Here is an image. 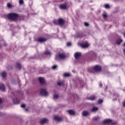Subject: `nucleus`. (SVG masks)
Segmentation results:
<instances>
[{"label": "nucleus", "instance_id": "nucleus-1", "mask_svg": "<svg viewBox=\"0 0 125 125\" xmlns=\"http://www.w3.org/2000/svg\"><path fill=\"white\" fill-rule=\"evenodd\" d=\"M7 17L11 21H16L18 19V15L16 13H11L8 14Z\"/></svg>", "mask_w": 125, "mask_h": 125}, {"label": "nucleus", "instance_id": "nucleus-2", "mask_svg": "<svg viewBox=\"0 0 125 125\" xmlns=\"http://www.w3.org/2000/svg\"><path fill=\"white\" fill-rule=\"evenodd\" d=\"M57 22H58V23H57ZM64 23H65V21H64V20L62 19H59L58 21H54V24H55V25H57V24H58L59 25H63Z\"/></svg>", "mask_w": 125, "mask_h": 125}, {"label": "nucleus", "instance_id": "nucleus-3", "mask_svg": "<svg viewBox=\"0 0 125 125\" xmlns=\"http://www.w3.org/2000/svg\"><path fill=\"white\" fill-rule=\"evenodd\" d=\"M40 93L41 95H43L44 96H47V95H48V93H47V91H46V90L44 89H41L40 90Z\"/></svg>", "mask_w": 125, "mask_h": 125}, {"label": "nucleus", "instance_id": "nucleus-4", "mask_svg": "<svg viewBox=\"0 0 125 125\" xmlns=\"http://www.w3.org/2000/svg\"><path fill=\"white\" fill-rule=\"evenodd\" d=\"M93 69L94 71H96V72H99V71H101V66L99 65H95L93 66Z\"/></svg>", "mask_w": 125, "mask_h": 125}, {"label": "nucleus", "instance_id": "nucleus-5", "mask_svg": "<svg viewBox=\"0 0 125 125\" xmlns=\"http://www.w3.org/2000/svg\"><path fill=\"white\" fill-rule=\"evenodd\" d=\"M89 46V44L87 42H85L81 44L80 46L83 48H86V47H88Z\"/></svg>", "mask_w": 125, "mask_h": 125}, {"label": "nucleus", "instance_id": "nucleus-6", "mask_svg": "<svg viewBox=\"0 0 125 125\" xmlns=\"http://www.w3.org/2000/svg\"><path fill=\"white\" fill-rule=\"evenodd\" d=\"M58 56L60 59H65L66 58V55L65 53H60Z\"/></svg>", "mask_w": 125, "mask_h": 125}, {"label": "nucleus", "instance_id": "nucleus-7", "mask_svg": "<svg viewBox=\"0 0 125 125\" xmlns=\"http://www.w3.org/2000/svg\"><path fill=\"white\" fill-rule=\"evenodd\" d=\"M48 122V119L44 118L41 120L40 124L41 125H43L44 124H47Z\"/></svg>", "mask_w": 125, "mask_h": 125}, {"label": "nucleus", "instance_id": "nucleus-8", "mask_svg": "<svg viewBox=\"0 0 125 125\" xmlns=\"http://www.w3.org/2000/svg\"><path fill=\"white\" fill-rule=\"evenodd\" d=\"M53 119L54 120H55V121H56L57 122H60V121L62 120L61 117H59L58 116H54L53 117Z\"/></svg>", "mask_w": 125, "mask_h": 125}, {"label": "nucleus", "instance_id": "nucleus-9", "mask_svg": "<svg viewBox=\"0 0 125 125\" xmlns=\"http://www.w3.org/2000/svg\"><path fill=\"white\" fill-rule=\"evenodd\" d=\"M60 8H61V9H67V3L60 5Z\"/></svg>", "mask_w": 125, "mask_h": 125}, {"label": "nucleus", "instance_id": "nucleus-10", "mask_svg": "<svg viewBox=\"0 0 125 125\" xmlns=\"http://www.w3.org/2000/svg\"><path fill=\"white\" fill-rule=\"evenodd\" d=\"M38 80L41 84H43V83H45V81H44V78H43L40 77L38 79Z\"/></svg>", "mask_w": 125, "mask_h": 125}, {"label": "nucleus", "instance_id": "nucleus-11", "mask_svg": "<svg viewBox=\"0 0 125 125\" xmlns=\"http://www.w3.org/2000/svg\"><path fill=\"white\" fill-rule=\"evenodd\" d=\"M110 123H112V120L110 119H106L103 121V123L105 125L106 124H110Z\"/></svg>", "mask_w": 125, "mask_h": 125}, {"label": "nucleus", "instance_id": "nucleus-12", "mask_svg": "<svg viewBox=\"0 0 125 125\" xmlns=\"http://www.w3.org/2000/svg\"><path fill=\"white\" fill-rule=\"evenodd\" d=\"M81 55H82L81 53L76 52L74 54V56H75V59H78V58H79L81 56Z\"/></svg>", "mask_w": 125, "mask_h": 125}, {"label": "nucleus", "instance_id": "nucleus-13", "mask_svg": "<svg viewBox=\"0 0 125 125\" xmlns=\"http://www.w3.org/2000/svg\"><path fill=\"white\" fill-rule=\"evenodd\" d=\"M38 42H45L46 41V39L43 38H40L37 40Z\"/></svg>", "mask_w": 125, "mask_h": 125}, {"label": "nucleus", "instance_id": "nucleus-14", "mask_svg": "<svg viewBox=\"0 0 125 125\" xmlns=\"http://www.w3.org/2000/svg\"><path fill=\"white\" fill-rule=\"evenodd\" d=\"M67 113L71 116H74L75 115V111L74 110H69L67 111Z\"/></svg>", "mask_w": 125, "mask_h": 125}, {"label": "nucleus", "instance_id": "nucleus-15", "mask_svg": "<svg viewBox=\"0 0 125 125\" xmlns=\"http://www.w3.org/2000/svg\"><path fill=\"white\" fill-rule=\"evenodd\" d=\"M0 89L2 90V91H4L5 88H4V85H3V84H0Z\"/></svg>", "mask_w": 125, "mask_h": 125}, {"label": "nucleus", "instance_id": "nucleus-16", "mask_svg": "<svg viewBox=\"0 0 125 125\" xmlns=\"http://www.w3.org/2000/svg\"><path fill=\"white\" fill-rule=\"evenodd\" d=\"M98 110V107L93 106L91 109V112H96Z\"/></svg>", "mask_w": 125, "mask_h": 125}, {"label": "nucleus", "instance_id": "nucleus-17", "mask_svg": "<svg viewBox=\"0 0 125 125\" xmlns=\"http://www.w3.org/2000/svg\"><path fill=\"white\" fill-rule=\"evenodd\" d=\"M51 55V53L49 51H46L44 52V55H47V56H50Z\"/></svg>", "mask_w": 125, "mask_h": 125}, {"label": "nucleus", "instance_id": "nucleus-18", "mask_svg": "<svg viewBox=\"0 0 125 125\" xmlns=\"http://www.w3.org/2000/svg\"><path fill=\"white\" fill-rule=\"evenodd\" d=\"M1 77H2V78L3 79L5 78V77H6V73L4 71L2 72L1 73Z\"/></svg>", "mask_w": 125, "mask_h": 125}, {"label": "nucleus", "instance_id": "nucleus-19", "mask_svg": "<svg viewBox=\"0 0 125 125\" xmlns=\"http://www.w3.org/2000/svg\"><path fill=\"white\" fill-rule=\"evenodd\" d=\"M88 114V113L86 111H83L82 113V115L84 117H86V116H87Z\"/></svg>", "mask_w": 125, "mask_h": 125}, {"label": "nucleus", "instance_id": "nucleus-20", "mask_svg": "<svg viewBox=\"0 0 125 125\" xmlns=\"http://www.w3.org/2000/svg\"><path fill=\"white\" fill-rule=\"evenodd\" d=\"M13 102L15 104H17L19 103V101H18V99H14Z\"/></svg>", "mask_w": 125, "mask_h": 125}, {"label": "nucleus", "instance_id": "nucleus-21", "mask_svg": "<svg viewBox=\"0 0 125 125\" xmlns=\"http://www.w3.org/2000/svg\"><path fill=\"white\" fill-rule=\"evenodd\" d=\"M122 42H123L122 39H118L116 41V43L117 44H120Z\"/></svg>", "mask_w": 125, "mask_h": 125}, {"label": "nucleus", "instance_id": "nucleus-22", "mask_svg": "<svg viewBox=\"0 0 125 125\" xmlns=\"http://www.w3.org/2000/svg\"><path fill=\"white\" fill-rule=\"evenodd\" d=\"M16 67H17V68H18V69H21V65L20 63H16Z\"/></svg>", "mask_w": 125, "mask_h": 125}, {"label": "nucleus", "instance_id": "nucleus-23", "mask_svg": "<svg viewBox=\"0 0 125 125\" xmlns=\"http://www.w3.org/2000/svg\"><path fill=\"white\" fill-rule=\"evenodd\" d=\"M103 18H104V19L107 18V13L104 12L103 14Z\"/></svg>", "mask_w": 125, "mask_h": 125}, {"label": "nucleus", "instance_id": "nucleus-24", "mask_svg": "<svg viewBox=\"0 0 125 125\" xmlns=\"http://www.w3.org/2000/svg\"><path fill=\"white\" fill-rule=\"evenodd\" d=\"M88 99L89 100H94V99H95V96H92L91 97H89Z\"/></svg>", "mask_w": 125, "mask_h": 125}, {"label": "nucleus", "instance_id": "nucleus-25", "mask_svg": "<svg viewBox=\"0 0 125 125\" xmlns=\"http://www.w3.org/2000/svg\"><path fill=\"white\" fill-rule=\"evenodd\" d=\"M63 77H70V74H69L68 73H64L63 74Z\"/></svg>", "mask_w": 125, "mask_h": 125}, {"label": "nucleus", "instance_id": "nucleus-26", "mask_svg": "<svg viewBox=\"0 0 125 125\" xmlns=\"http://www.w3.org/2000/svg\"><path fill=\"white\" fill-rule=\"evenodd\" d=\"M99 117L98 116H96L93 118V121H97V120H99Z\"/></svg>", "mask_w": 125, "mask_h": 125}, {"label": "nucleus", "instance_id": "nucleus-27", "mask_svg": "<svg viewBox=\"0 0 125 125\" xmlns=\"http://www.w3.org/2000/svg\"><path fill=\"white\" fill-rule=\"evenodd\" d=\"M104 7H105V8H110V6L108 4H105Z\"/></svg>", "mask_w": 125, "mask_h": 125}, {"label": "nucleus", "instance_id": "nucleus-28", "mask_svg": "<svg viewBox=\"0 0 125 125\" xmlns=\"http://www.w3.org/2000/svg\"><path fill=\"white\" fill-rule=\"evenodd\" d=\"M63 84V82L60 81L58 83V85H62Z\"/></svg>", "mask_w": 125, "mask_h": 125}, {"label": "nucleus", "instance_id": "nucleus-29", "mask_svg": "<svg viewBox=\"0 0 125 125\" xmlns=\"http://www.w3.org/2000/svg\"><path fill=\"white\" fill-rule=\"evenodd\" d=\"M56 68H57V65H54L52 66V69L53 70H55V69H56Z\"/></svg>", "mask_w": 125, "mask_h": 125}, {"label": "nucleus", "instance_id": "nucleus-30", "mask_svg": "<svg viewBox=\"0 0 125 125\" xmlns=\"http://www.w3.org/2000/svg\"><path fill=\"white\" fill-rule=\"evenodd\" d=\"M54 99H56L57 98H58V94H54Z\"/></svg>", "mask_w": 125, "mask_h": 125}, {"label": "nucleus", "instance_id": "nucleus-31", "mask_svg": "<svg viewBox=\"0 0 125 125\" xmlns=\"http://www.w3.org/2000/svg\"><path fill=\"white\" fill-rule=\"evenodd\" d=\"M102 102H103V100H99L98 101V103H99V104H101V103H102Z\"/></svg>", "mask_w": 125, "mask_h": 125}, {"label": "nucleus", "instance_id": "nucleus-32", "mask_svg": "<svg viewBox=\"0 0 125 125\" xmlns=\"http://www.w3.org/2000/svg\"><path fill=\"white\" fill-rule=\"evenodd\" d=\"M23 0H19V3L20 4H23Z\"/></svg>", "mask_w": 125, "mask_h": 125}, {"label": "nucleus", "instance_id": "nucleus-33", "mask_svg": "<svg viewBox=\"0 0 125 125\" xmlns=\"http://www.w3.org/2000/svg\"><path fill=\"white\" fill-rule=\"evenodd\" d=\"M7 7H9V8H10V7H11V5L10 3H8L7 4Z\"/></svg>", "mask_w": 125, "mask_h": 125}, {"label": "nucleus", "instance_id": "nucleus-34", "mask_svg": "<svg viewBox=\"0 0 125 125\" xmlns=\"http://www.w3.org/2000/svg\"><path fill=\"white\" fill-rule=\"evenodd\" d=\"M71 44V42H68L67 43V46H70Z\"/></svg>", "mask_w": 125, "mask_h": 125}, {"label": "nucleus", "instance_id": "nucleus-35", "mask_svg": "<svg viewBox=\"0 0 125 125\" xmlns=\"http://www.w3.org/2000/svg\"><path fill=\"white\" fill-rule=\"evenodd\" d=\"M25 104H22L21 105V108H24V107H25Z\"/></svg>", "mask_w": 125, "mask_h": 125}, {"label": "nucleus", "instance_id": "nucleus-36", "mask_svg": "<svg viewBox=\"0 0 125 125\" xmlns=\"http://www.w3.org/2000/svg\"><path fill=\"white\" fill-rule=\"evenodd\" d=\"M84 24V26H85L86 27H87V26H88V23H87V22H85Z\"/></svg>", "mask_w": 125, "mask_h": 125}, {"label": "nucleus", "instance_id": "nucleus-37", "mask_svg": "<svg viewBox=\"0 0 125 125\" xmlns=\"http://www.w3.org/2000/svg\"><path fill=\"white\" fill-rule=\"evenodd\" d=\"M2 103V99L0 98V104Z\"/></svg>", "mask_w": 125, "mask_h": 125}, {"label": "nucleus", "instance_id": "nucleus-38", "mask_svg": "<svg viewBox=\"0 0 125 125\" xmlns=\"http://www.w3.org/2000/svg\"><path fill=\"white\" fill-rule=\"evenodd\" d=\"M99 85H100V86H102V83H100Z\"/></svg>", "mask_w": 125, "mask_h": 125}, {"label": "nucleus", "instance_id": "nucleus-39", "mask_svg": "<svg viewBox=\"0 0 125 125\" xmlns=\"http://www.w3.org/2000/svg\"><path fill=\"white\" fill-rule=\"evenodd\" d=\"M124 46H125V43H124Z\"/></svg>", "mask_w": 125, "mask_h": 125}, {"label": "nucleus", "instance_id": "nucleus-40", "mask_svg": "<svg viewBox=\"0 0 125 125\" xmlns=\"http://www.w3.org/2000/svg\"><path fill=\"white\" fill-rule=\"evenodd\" d=\"M12 83H13V82H12Z\"/></svg>", "mask_w": 125, "mask_h": 125}]
</instances>
